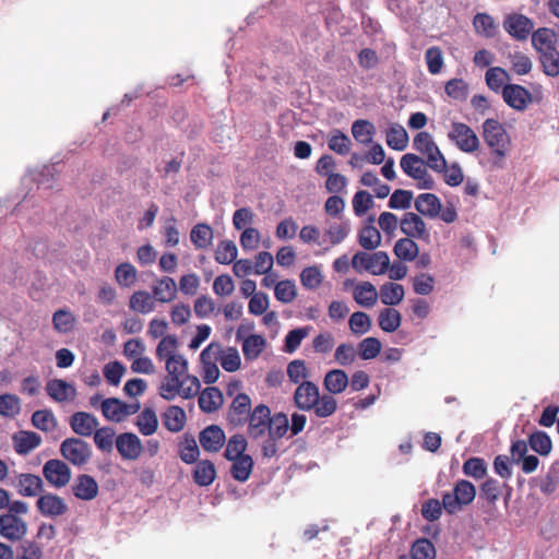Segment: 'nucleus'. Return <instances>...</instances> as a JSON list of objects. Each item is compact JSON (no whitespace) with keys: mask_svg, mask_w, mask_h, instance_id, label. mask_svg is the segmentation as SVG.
<instances>
[{"mask_svg":"<svg viewBox=\"0 0 559 559\" xmlns=\"http://www.w3.org/2000/svg\"><path fill=\"white\" fill-rule=\"evenodd\" d=\"M294 404L300 411H312L319 418L330 417L337 409L335 397L328 394L320 395L318 385L311 381L301 382L296 388Z\"/></svg>","mask_w":559,"mask_h":559,"instance_id":"f257e3e1","label":"nucleus"},{"mask_svg":"<svg viewBox=\"0 0 559 559\" xmlns=\"http://www.w3.org/2000/svg\"><path fill=\"white\" fill-rule=\"evenodd\" d=\"M481 135L492 154L491 165L503 168V160L511 148V138L504 126L497 119H486L481 124Z\"/></svg>","mask_w":559,"mask_h":559,"instance_id":"f03ea898","label":"nucleus"},{"mask_svg":"<svg viewBox=\"0 0 559 559\" xmlns=\"http://www.w3.org/2000/svg\"><path fill=\"white\" fill-rule=\"evenodd\" d=\"M476 497L475 486L465 479L455 483L451 492L442 495V506L448 514H455L471 504Z\"/></svg>","mask_w":559,"mask_h":559,"instance_id":"7ed1b4c3","label":"nucleus"},{"mask_svg":"<svg viewBox=\"0 0 559 559\" xmlns=\"http://www.w3.org/2000/svg\"><path fill=\"white\" fill-rule=\"evenodd\" d=\"M413 146L426 157L429 168L437 173L444 170L447 159L428 132H419L413 140Z\"/></svg>","mask_w":559,"mask_h":559,"instance_id":"20e7f679","label":"nucleus"},{"mask_svg":"<svg viewBox=\"0 0 559 559\" xmlns=\"http://www.w3.org/2000/svg\"><path fill=\"white\" fill-rule=\"evenodd\" d=\"M390 258L384 251L373 253L358 251L352 259V266L358 273L366 271L372 275H382L388 272Z\"/></svg>","mask_w":559,"mask_h":559,"instance_id":"39448f33","label":"nucleus"},{"mask_svg":"<svg viewBox=\"0 0 559 559\" xmlns=\"http://www.w3.org/2000/svg\"><path fill=\"white\" fill-rule=\"evenodd\" d=\"M448 139L463 153L474 154L480 146V141L475 131L464 122H451Z\"/></svg>","mask_w":559,"mask_h":559,"instance_id":"423d86ee","label":"nucleus"},{"mask_svg":"<svg viewBox=\"0 0 559 559\" xmlns=\"http://www.w3.org/2000/svg\"><path fill=\"white\" fill-rule=\"evenodd\" d=\"M60 454L73 466L82 467L90 463L93 450L83 439L71 437L61 442Z\"/></svg>","mask_w":559,"mask_h":559,"instance_id":"0eeeda50","label":"nucleus"},{"mask_svg":"<svg viewBox=\"0 0 559 559\" xmlns=\"http://www.w3.org/2000/svg\"><path fill=\"white\" fill-rule=\"evenodd\" d=\"M402 170L416 180L420 189H432L435 181L427 170V163L416 154L407 153L400 162Z\"/></svg>","mask_w":559,"mask_h":559,"instance_id":"6e6552de","label":"nucleus"},{"mask_svg":"<svg viewBox=\"0 0 559 559\" xmlns=\"http://www.w3.org/2000/svg\"><path fill=\"white\" fill-rule=\"evenodd\" d=\"M140 402L126 403L117 397L102 401L100 411L104 417L111 423H121L140 411Z\"/></svg>","mask_w":559,"mask_h":559,"instance_id":"1a4fd4ad","label":"nucleus"},{"mask_svg":"<svg viewBox=\"0 0 559 559\" xmlns=\"http://www.w3.org/2000/svg\"><path fill=\"white\" fill-rule=\"evenodd\" d=\"M43 475L52 487L62 488L70 483L72 472L66 462L51 459L44 464Z\"/></svg>","mask_w":559,"mask_h":559,"instance_id":"9d476101","label":"nucleus"},{"mask_svg":"<svg viewBox=\"0 0 559 559\" xmlns=\"http://www.w3.org/2000/svg\"><path fill=\"white\" fill-rule=\"evenodd\" d=\"M36 508L43 516L50 519L62 516L69 511L66 500L52 492L39 495Z\"/></svg>","mask_w":559,"mask_h":559,"instance_id":"9b49d317","label":"nucleus"},{"mask_svg":"<svg viewBox=\"0 0 559 559\" xmlns=\"http://www.w3.org/2000/svg\"><path fill=\"white\" fill-rule=\"evenodd\" d=\"M28 531L25 520L13 514H0V537L9 542L22 540Z\"/></svg>","mask_w":559,"mask_h":559,"instance_id":"f8f14e48","label":"nucleus"},{"mask_svg":"<svg viewBox=\"0 0 559 559\" xmlns=\"http://www.w3.org/2000/svg\"><path fill=\"white\" fill-rule=\"evenodd\" d=\"M116 449L126 461H136L142 452L141 439L133 432H123L116 437Z\"/></svg>","mask_w":559,"mask_h":559,"instance_id":"ddd939ff","label":"nucleus"},{"mask_svg":"<svg viewBox=\"0 0 559 559\" xmlns=\"http://www.w3.org/2000/svg\"><path fill=\"white\" fill-rule=\"evenodd\" d=\"M248 421V435L250 438L259 439L263 437L270 428L271 411L264 405L260 404L254 407L250 413Z\"/></svg>","mask_w":559,"mask_h":559,"instance_id":"4468645a","label":"nucleus"},{"mask_svg":"<svg viewBox=\"0 0 559 559\" xmlns=\"http://www.w3.org/2000/svg\"><path fill=\"white\" fill-rule=\"evenodd\" d=\"M506 32L516 40H525L534 28L531 19L523 14H509L503 22Z\"/></svg>","mask_w":559,"mask_h":559,"instance_id":"2eb2a0df","label":"nucleus"},{"mask_svg":"<svg viewBox=\"0 0 559 559\" xmlns=\"http://www.w3.org/2000/svg\"><path fill=\"white\" fill-rule=\"evenodd\" d=\"M400 227L406 237L421 239L427 242L430 240V233L427 229L426 223L419 215L413 212H407L403 215Z\"/></svg>","mask_w":559,"mask_h":559,"instance_id":"dca6fc26","label":"nucleus"},{"mask_svg":"<svg viewBox=\"0 0 559 559\" xmlns=\"http://www.w3.org/2000/svg\"><path fill=\"white\" fill-rule=\"evenodd\" d=\"M502 97L508 106L518 111H524L533 100L532 94L519 84H507L502 88Z\"/></svg>","mask_w":559,"mask_h":559,"instance_id":"f3484780","label":"nucleus"},{"mask_svg":"<svg viewBox=\"0 0 559 559\" xmlns=\"http://www.w3.org/2000/svg\"><path fill=\"white\" fill-rule=\"evenodd\" d=\"M47 395L57 403L72 402L76 397L74 384L63 379H51L46 383Z\"/></svg>","mask_w":559,"mask_h":559,"instance_id":"a211bd4d","label":"nucleus"},{"mask_svg":"<svg viewBox=\"0 0 559 559\" xmlns=\"http://www.w3.org/2000/svg\"><path fill=\"white\" fill-rule=\"evenodd\" d=\"M12 485L16 488V491L22 497H36L44 489L43 479L31 473L17 474L12 481Z\"/></svg>","mask_w":559,"mask_h":559,"instance_id":"6ab92c4d","label":"nucleus"},{"mask_svg":"<svg viewBox=\"0 0 559 559\" xmlns=\"http://www.w3.org/2000/svg\"><path fill=\"white\" fill-rule=\"evenodd\" d=\"M98 425V419L91 413L76 412L70 417V427L80 437H91Z\"/></svg>","mask_w":559,"mask_h":559,"instance_id":"aec40b11","label":"nucleus"},{"mask_svg":"<svg viewBox=\"0 0 559 559\" xmlns=\"http://www.w3.org/2000/svg\"><path fill=\"white\" fill-rule=\"evenodd\" d=\"M71 489L75 498L90 501L97 497L99 487L91 475L81 474L75 478Z\"/></svg>","mask_w":559,"mask_h":559,"instance_id":"412c9836","label":"nucleus"},{"mask_svg":"<svg viewBox=\"0 0 559 559\" xmlns=\"http://www.w3.org/2000/svg\"><path fill=\"white\" fill-rule=\"evenodd\" d=\"M225 433L218 426L212 425L200 432L199 441L204 451L217 452L225 443Z\"/></svg>","mask_w":559,"mask_h":559,"instance_id":"4be33fe9","label":"nucleus"},{"mask_svg":"<svg viewBox=\"0 0 559 559\" xmlns=\"http://www.w3.org/2000/svg\"><path fill=\"white\" fill-rule=\"evenodd\" d=\"M350 233L348 222H326L322 235V246L329 243L331 247L343 242Z\"/></svg>","mask_w":559,"mask_h":559,"instance_id":"5701e85b","label":"nucleus"},{"mask_svg":"<svg viewBox=\"0 0 559 559\" xmlns=\"http://www.w3.org/2000/svg\"><path fill=\"white\" fill-rule=\"evenodd\" d=\"M177 284L174 278L163 276L156 280L152 285V295L154 299L162 304L173 301L177 296Z\"/></svg>","mask_w":559,"mask_h":559,"instance_id":"b1692460","label":"nucleus"},{"mask_svg":"<svg viewBox=\"0 0 559 559\" xmlns=\"http://www.w3.org/2000/svg\"><path fill=\"white\" fill-rule=\"evenodd\" d=\"M353 298L360 307L371 308L377 304L379 293L370 282H360L354 287Z\"/></svg>","mask_w":559,"mask_h":559,"instance_id":"393cba45","label":"nucleus"},{"mask_svg":"<svg viewBox=\"0 0 559 559\" xmlns=\"http://www.w3.org/2000/svg\"><path fill=\"white\" fill-rule=\"evenodd\" d=\"M349 379L342 369H333L326 372L323 379V386L329 392L328 395L341 394L348 386Z\"/></svg>","mask_w":559,"mask_h":559,"instance_id":"a878e982","label":"nucleus"},{"mask_svg":"<svg viewBox=\"0 0 559 559\" xmlns=\"http://www.w3.org/2000/svg\"><path fill=\"white\" fill-rule=\"evenodd\" d=\"M415 209L426 217L436 218L441 211V201L433 193H421L415 200Z\"/></svg>","mask_w":559,"mask_h":559,"instance_id":"bb28decb","label":"nucleus"},{"mask_svg":"<svg viewBox=\"0 0 559 559\" xmlns=\"http://www.w3.org/2000/svg\"><path fill=\"white\" fill-rule=\"evenodd\" d=\"M12 442L16 453L27 454L39 447L41 438L36 432L22 430L13 435Z\"/></svg>","mask_w":559,"mask_h":559,"instance_id":"cd10ccee","label":"nucleus"},{"mask_svg":"<svg viewBox=\"0 0 559 559\" xmlns=\"http://www.w3.org/2000/svg\"><path fill=\"white\" fill-rule=\"evenodd\" d=\"M250 397L245 393L238 394L230 405L228 414L229 421L237 425L245 423L247 417L250 415Z\"/></svg>","mask_w":559,"mask_h":559,"instance_id":"c85d7f7f","label":"nucleus"},{"mask_svg":"<svg viewBox=\"0 0 559 559\" xmlns=\"http://www.w3.org/2000/svg\"><path fill=\"white\" fill-rule=\"evenodd\" d=\"M129 308L136 313L147 314L155 310L156 300L148 292L136 290L129 298Z\"/></svg>","mask_w":559,"mask_h":559,"instance_id":"c756f323","label":"nucleus"},{"mask_svg":"<svg viewBox=\"0 0 559 559\" xmlns=\"http://www.w3.org/2000/svg\"><path fill=\"white\" fill-rule=\"evenodd\" d=\"M374 218L371 216L358 233V242L365 250H374L381 245V234L373 226Z\"/></svg>","mask_w":559,"mask_h":559,"instance_id":"7c9ffc66","label":"nucleus"},{"mask_svg":"<svg viewBox=\"0 0 559 559\" xmlns=\"http://www.w3.org/2000/svg\"><path fill=\"white\" fill-rule=\"evenodd\" d=\"M142 436L154 435L158 429V418L154 409L145 407L135 418L134 423Z\"/></svg>","mask_w":559,"mask_h":559,"instance_id":"2f4dec72","label":"nucleus"},{"mask_svg":"<svg viewBox=\"0 0 559 559\" xmlns=\"http://www.w3.org/2000/svg\"><path fill=\"white\" fill-rule=\"evenodd\" d=\"M223 401L222 392L215 386H210L200 393L199 406L205 413H213L223 405Z\"/></svg>","mask_w":559,"mask_h":559,"instance_id":"473e14b6","label":"nucleus"},{"mask_svg":"<svg viewBox=\"0 0 559 559\" xmlns=\"http://www.w3.org/2000/svg\"><path fill=\"white\" fill-rule=\"evenodd\" d=\"M405 296L404 287L396 283H385L380 287L379 297L385 306L399 305Z\"/></svg>","mask_w":559,"mask_h":559,"instance_id":"72a5a7b5","label":"nucleus"},{"mask_svg":"<svg viewBox=\"0 0 559 559\" xmlns=\"http://www.w3.org/2000/svg\"><path fill=\"white\" fill-rule=\"evenodd\" d=\"M163 423L169 431L178 432L185 427L186 413L179 406H169L163 415Z\"/></svg>","mask_w":559,"mask_h":559,"instance_id":"f704fd0d","label":"nucleus"},{"mask_svg":"<svg viewBox=\"0 0 559 559\" xmlns=\"http://www.w3.org/2000/svg\"><path fill=\"white\" fill-rule=\"evenodd\" d=\"M408 134L403 126L392 124L386 130V144L395 151H404L408 145Z\"/></svg>","mask_w":559,"mask_h":559,"instance_id":"c9c22d12","label":"nucleus"},{"mask_svg":"<svg viewBox=\"0 0 559 559\" xmlns=\"http://www.w3.org/2000/svg\"><path fill=\"white\" fill-rule=\"evenodd\" d=\"M543 71L546 75L556 78L559 75V51L557 48H546L538 53Z\"/></svg>","mask_w":559,"mask_h":559,"instance_id":"e433bc0d","label":"nucleus"},{"mask_svg":"<svg viewBox=\"0 0 559 559\" xmlns=\"http://www.w3.org/2000/svg\"><path fill=\"white\" fill-rule=\"evenodd\" d=\"M216 477V469L211 461H200L194 468L193 479L199 486H210Z\"/></svg>","mask_w":559,"mask_h":559,"instance_id":"4c0bfd02","label":"nucleus"},{"mask_svg":"<svg viewBox=\"0 0 559 559\" xmlns=\"http://www.w3.org/2000/svg\"><path fill=\"white\" fill-rule=\"evenodd\" d=\"M374 133L376 128L368 120L359 119L354 121L352 124V134L354 139L364 145L372 143Z\"/></svg>","mask_w":559,"mask_h":559,"instance_id":"58836bf2","label":"nucleus"},{"mask_svg":"<svg viewBox=\"0 0 559 559\" xmlns=\"http://www.w3.org/2000/svg\"><path fill=\"white\" fill-rule=\"evenodd\" d=\"M555 32L547 27H540L532 34V46L537 53L545 51L546 48H555Z\"/></svg>","mask_w":559,"mask_h":559,"instance_id":"ea45409f","label":"nucleus"},{"mask_svg":"<svg viewBox=\"0 0 559 559\" xmlns=\"http://www.w3.org/2000/svg\"><path fill=\"white\" fill-rule=\"evenodd\" d=\"M266 342L262 335L251 334L242 340V352L246 359L253 360L265 348Z\"/></svg>","mask_w":559,"mask_h":559,"instance_id":"a19ab883","label":"nucleus"},{"mask_svg":"<svg viewBox=\"0 0 559 559\" xmlns=\"http://www.w3.org/2000/svg\"><path fill=\"white\" fill-rule=\"evenodd\" d=\"M473 24L477 34L486 38L495 37L499 29L492 16L487 13L476 14L473 20Z\"/></svg>","mask_w":559,"mask_h":559,"instance_id":"79ce46f5","label":"nucleus"},{"mask_svg":"<svg viewBox=\"0 0 559 559\" xmlns=\"http://www.w3.org/2000/svg\"><path fill=\"white\" fill-rule=\"evenodd\" d=\"M138 280L136 269L129 262L120 263L115 270V281L122 288L131 287Z\"/></svg>","mask_w":559,"mask_h":559,"instance_id":"37998d69","label":"nucleus"},{"mask_svg":"<svg viewBox=\"0 0 559 559\" xmlns=\"http://www.w3.org/2000/svg\"><path fill=\"white\" fill-rule=\"evenodd\" d=\"M32 424L41 431L51 432L56 429L58 421L50 409H39L33 413Z\"/></svg>","mask_w":559,"mask_h":559,"instance_id":"c03bdc74","label":"nucleus"},{"mask_svg":"<svg viewBox=\"0 0 559 559\" xmlns=\"http://www.w3.org/2000/svg\"><path fill=\"white\" fill-rule=\"evenodd\" d=\"M94 442L98 450L110 453L116 445L115 430L111 427L97 428L94 433Z\"/></svg>","mask_w":559,"mask_h":559,"instance_id":"a18cd8bd","label":"nucleus"},{"mask_svg":"<svg viewBox=\"0 0 559 559\" xmlns=\"http://www.w3.org/2000/svg\"><path fill=\"white\" fill-rule=\"evenodd\" d=\"M379 326L388 333L395 332L402 322L401 313L394 308H385L379 313Z\"/></svg>","mask_w":559,"mask_h":559,"instance_id":"49530a36","label":"nucleus"},{"mask_svg":"<svg viewBox=\"0 0 559 559\" xmlns=\"http://www.w3.org/2000/svg\"><path fill=\"white\" fill-rule=\"evenodd\" d=\"M413 239L414 238L405 237L395 242L394 253L399 259L413 261L418 255L419 248Z\"/></svg>","mask_w":559,"mask_h":559,"instance_id":"de8ad7c7","label":"nucleus"},{"mask_svg":"<svg viewBox=\"0 0 559 559\" xmlns=\"http://www.w3.org/2000/svg\"><path fill=\"white\" fill-rule=\"evenodd\" d=\"M231 461H233V465L230 468V473H231L233 477L238 481H241V483L246 481L252 472V467H253L252 457L250 455H246V456H240L238 459H234Z\"/></svg>","mask_w":559,"mask_h":559,"instance_id":"09e8293b","label":"nucleus"},{"mask_svg":"<svg viewBox=\"0 0 559 559\" xmlns=\"http://www.w3.org/2000/svg\"><path fill=\"white\" fill-rule=\"evenodd\" d=\"M21 412V401L19 396L11 393L0 395V416L4 418H14Z\"/></svg>","mask_w":559,"mask_h":559,"instance_id":"8fccbe9b","label":"nucleus"},{"mask_svg":"<svg viewBox=\"0 0 559 559\" xmlns=\"http://www.w3.org/2000/svg\"><path fill=\"white\" fill-rule=\"evenodd\" d=\"M190 238L197 248H207L213 240V229L206 224H198L192 228Z\"/></svg>","mask_w":559,"mask_h":559,"instance_id":"3c124183","label":"nucleus"},{"mask_svg":"<svg viewBox=\"0 0 559 559\" xmlns=\"http://www.w3.org/2000/svg\"><path fill=\"white\" fill-rule=\"evenodd\" d=\"M75 317L70 310L59 309L52 316V323L59 333H69L75 325Z\"/></svg>","mask_w":559,"mask_h":559,"instance_id":"603ef678","label":"nucleus"},{"mask_svg":"<svg viewBox=\"0 0 559 559\" xmlns=\"http://www.w3.org/2000/svg\"><path fill=\"white\" fill-rule=\"evenodd\" d=\"M486 83L488 87L493 92H502V88L506 86V81L510 80L509 73L500 68V67H493L487 70L486 72Z\"/></svg>","mask_w":559,"mask_h":559,"instance_id":"864d4df0","label":"nucleus"},{"mask_svg":"<svg viewBox=\"0 0 559 559\" xmlns=\"http://www.w3.org/2000/svg\"><path fill=\"white\" fill-rule=\"evenodd\" d=\"M238 249L234 241L223 240L215 250V260L219 264H230L237 258Z\"/></svg>","mask_w":559,"mask_h":559,"instance_id":"5fc2aeb1","label":"nucleus"},{"mask_svg":"<svg viewBox=\"0 0 559 559\" xmlns=\"http://www.w3.org/2000/svg\"><path fill=\"white\" fill-rule=\"evenodd\" d=\"M270 424L267 433L272 440L281 439L289 430V420L284 413H277L271 417Z\"/></svg>","mask_w":559,"mask_h":559,"instance_id":"6e6d98bb","label":"nucleus"},{"mask_svg":"<svg viewBox=\"0 0 559 559\" xmlns=\"http://www.w3.org/2000/svg\"><path fill=\"white\" fill-rule=\"evenodd\" d=\"M530 447L540 455H548L552 449L550 437L545 431H535L530 436Z\"/></svg>","mask_w":559,"mask_h":559,"instance_id":"4d7b16f0","label":"nucleus"},{"mask_svg":"<svg viewBox=\"0 0 559 559\" xmlns=\"http://www.w3.org/2000/svg\"><path fill=\"white\" fill-rule=\"evenodd\" d=\"M348 325L353 334L362 335L370 331L372 322L366 312L357 311L350 316Z\"/></svg>","mask_w":559,"mask_h":559,"instance_id":"13d9d810","label":"nucleus"},{"mask_svg":"<svg viewBox=\"0 0 559 559\" xmlns=\"http://www.w3.org/2000/svg\"><path fill=\"white\" fill-rule=\"evenodd\" d=\"M247 448V440L242 435H235L229 438L224 456L230 461L240 456H246L243 452Z\"/></svg>","mask_w":559,"mask_h":559,"instance_id":"bf43d9fd","label":"nucleus"},{"mask_svg":"<svg viewBox=\"0 0 559 559\" xmlns=\"http://www.w3.org/2000/svg\"><path fill=\"white\" fill-rule=\"evenodd\" d=\"M178 347V340L175 335H166L164 336L157 347H156V357L159 360H167L170 357H175Z\"/></svg>","mask_w":559,"mask_h":559,"instance_id":"052dcab7","label":"nucleus"},{"mask_svg":"<svg viewBox=\"0 0 559 559\" xmlns=\"http://www.w3.org/2000/svg\"><path fill=\"white\" fill-rule=\"evenodd\" d=\"M328 145L329 148L333 152L340 155H345L349 152L352 142L349 138L342 131L333 130L331 132Z\"/></svg>","mask_w":559,"mask_h":559,"instance_id":"680f3d73","label":"nucleus"},{"mask_svg":"<svg viewBox=\"0 0 559 559\" xmlns=\"http://www.w3.org/2000/svg\"><path fill=\"white\" fill-rule=\"evenodd\" d=\"M274 294L278 301L289 304L297 296L296 285L290 280L281 281L275 285Z\"/></svg>","mask_w":559,"mask_h":559,"instance_id":"e2e57ef3","label":"nucleus"},{"mask_svg":"<svg viewBox=\"0 0 559 559\" xmlns=\"http://www.w3.org/2000/svg\"><path fill=\"white\" fill-rule=\"evenodd\" d=\"M511 69L518 75H525L532 71L533 62L528 56L523 52L516 51L509 55Z\"/></svg>","mask_w":559,"mask_h":559,"instance_id":"0e129e2a","label":"nucleus"},{"mask_svg":"<svg viewBox=\"0 0 559 559\" xmlns=\"http://www.w3.org/2000/svg\"><path fill=\"white\" fill-rule=\"evenodd\" d=\"M181 384V378L167 374L159 386V395L167 401H171L179 394Z\"/></svg>","mask_w":559,"mask_h":559,"instance_id":"69168bd1","label":"nucleus"},{"mask_svg":"<svg viewBox=\"0 0 559 559\" xmlns=\"http://www.w3.org/2000/svg\"><path fill=\"white\" fill-rule=\"evenodd\" d=\"M287 376L293 383L300 384L301 382H308L309 371L306 367V362L301 359H295L287 366Z\"/></svg>","mask_w":559,"mask_h":559,"instance_id":"338daca9","label":"nucleus"},{"mask_svg":"<svg viewBox=\"0 0 559 559\" xmlns=\"http://www.w3.org/2000/svg\"><path fill=\"white\" fill-rule=\"evenodd\" d=\"M436 549L433 544L426 539L421 538L416 540L412 546V558L413 559H435Z\"/></svg>","mask_w":559,"mask_h":559,"instance_id":"774afa93","label":"nucleus"}]
</instances>
